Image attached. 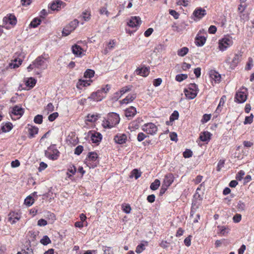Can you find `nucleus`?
<instances>
[{
	"label": "nucleus",
	"mask_w": 254,
	"mask_h": 254,
	"mask_svg": "<svg viewBox=\"0 0 254 254\" xmlns=\"http://www.w3.org/2000/svg\"><path fill=\"white\" fill-rule=\"evenodd\" d=\"M119 116L115 113H112L108 115L107 120L103 122L102 125L104 128H111L120 122Z\"/></svg>",
	"instance_id": "f257e3e1"
},
{
	"label": "nucleus",
	"mask_w": 254,
	"mask_h": 254,
	"mask_svg": "<svg viewBox=\"0 0 254 254\" xmlns=\"http://www.w3.org/2000/svg\"><path fill=\"white\" fill-rule=\"evenodd\" d=\"M48 59V55L46 57L45 56V55L38 57L34 61V65L35 67L41 69H46L47 68V64L46 63Z\"/></svg>",
	"instance_id": "f03ea898"
},
{
	"label": "nucleus",
	"mask_w": 254,
	"mask_h": 254,
	"mask_svg": "<svg viewBox=\"0 0 254 254\" xmlns=\"http://www.w3.org/2000/svg\"><path fill=\"white\" fill-rule=\"evenodd\" d=\"M197 85L194 83L190 84L188 89L184 90V93L186 97L189 99H194L197 95Z\"/></svg>",
	"instance_id": "7ed1b4c3"
},
{
	"label": "nucleus",
	"mask_w": 254,
	"mask_h": 254,
	"mask_svg": "<svg viewBox=\"0 0 254 254\" xmlns=\"http://www.w3.org/2000/svg\"><path fill=\"white\" fill-rule=\"evenodd\" d=\"M16 24V17L14 14H9L3 18V25L6 29H10Z\"/></svg>",
	"instance_id": "20e7f679"
},
{
	"label": "nucleus",
	"mask_w": 254,
	"mask_h": 254,
	"mask_svg": "<svg viewBox=\"0 0 254 254\" xmlns=\"http://www.w3.org/2000/svg\"><path fill=\"white\" fill-rule=\"evenodd\" d=\"M60 152L57 149L55 145H51L48 149L45 151V156L52 160H56L59 156Z\"/></svg>",
	"instance_id": "39448f33"
},
{
	"label": "nucleus",
	"mask_w": 254,
	"mask_h": 254,
	"mask_svg": "<svg viewBox=\"0 0 254 254\" xmlns=\"http://www.w3.org/2000/svg\"><path fill=\"white\" fill-rule=\"evenodd\" d=\"M79 21L77 19H74L67 25L63 30L62 34L64 36H68L78 26Z\"/></svg>",
	"instance_id": "423d86ee"
},
{
	"label": "nucleus",
	"mask_w": 254,
	"mask_h": 254,
	"mask_svg": "<svg viewBox=\"0 0 254 254\" xmlns=\"http://www.w3.org/2000/svg\"><path fill=\"white\" fill-rule=\"evenodd\" d=\"M142 129L147 134H153L157 132V127L155 124L149 123L144 124L142 127Z\"/></svg>",
	"instance_id": "0eeeda50"
},
{
	"label": "nucleus",
	"mask_w": 254,
	"mask_h": 254,
	"mask_svg": "<svg viewBox=\"0 0 254 254\" xmlns=\"http://www.w3.org/2000/svg\"><path fill=\"white\" fill-rule=\"evenodd\" d=\"M233 44V41L227 37H225L219 42V48L220 50L224 51L226 50L228 47H230Z\"/></svg>",
	"instance_id": "6e6552de"
},
{
	"label": "nucleus",
	"mask_w": 254,
	"mask_h": 254,
	"mask_svg": "<svg viewBox=\"0 0 254 254\" xmlns=\"http://www.w3.org/2000/svg\"><path fill=\"white\" fill-rule=\"evenodd\" d=\"M241 57L242 55L241 54H235L231 63L230 62V58H228L226 60V62L230 64V67L231 69H234L241 61Z\"/></svg>",
	"instance_id": "1a4fd4ad"
},
{
	"label": "nucleus",
	"mask_w": 254,
	"mask_h": 254,
	"mask_svg": "<svg viewBox=\"0 0 254 254\" xmlns=\"http://www.w3.org/2000/svg\"><path fill=\"white\" fill-rule=\"evenodd\" d=\"M235 100L238 103H244L247 99V94L246 92L240 91L236 93Z\"/></svg>",
	"instance_id": "9d476101"
},
{
	"label": "nucleus",
	"mask_w": 254,
	"mask_h": 254,
	"mask_svg": "<svg viewBox=\"0 0 254 254\" xmlns=\"http://www.w3.org/2000/svg\"><path fill=\"white\" fill-rule=\"evenodd\" d=\"M141 22L140 18L138 16H132L127 22V25L132 28L138 26Z\"/></svg>",
	"instance_id": "9b49d317"
},
{
	"label": "nucleus",
	"mask_w": 254,
	"mask_h": 254,
	"mask_svg": "<svg viewBox=\"0 0 254 254\" xmlns=\"http://www.w3.org/2000/svg\"><path fill=\"white\" fill-rule=\"evenodd\" d=\"M105 96L101 94V91L98 90L96 92L92 93L88 97V99L94 101H100Z\"/></svg>",
	"instance_id": "f8f14e48"
},
{
	"label": "nucleus",
	"mask_w": 254,
	"mask_h": 254,
	"mask_svg": "<svg viewBox=\"0 0 254 254\" xmlns=\"http://www.w3.org/2000/svg\"><path fill=\"white\" fill-rule=\"evenodd\" d=\"M114 140L116 143L122 144L126 142L127 136L125 134H118L115 136Z\"/></svg>",
	"instance_id": "ddd939ff"
},
{
	"label": "nucleus",
	"mask_w": 254,
	"mask_h": 254,
	"mask_svg": "<svg viewBox=\"0 0 254 254\" xmlns=\"http://www.w3.org/2000/svg\"><path fill=\"white\" fill-rule=\"evenodd\" d=\"M206 14V11L201 7L197 8L193 12V15L197 18L200 19Z\"/></svg>",
	"instance_id": "4468645a"
},
{
	"label": "nucleus",
	"mask_w": 254,
	"mask_h": 254,
	"mask_svg": "<svg viewBox=\"0 0 254 254\" xmlns=\"http://www.w3.org/2000/svg\"><path fill=\"white\" fill-rule=\"evenodd\" d=\"M65 5V3L62 1L57 0L54 1L51 4L50 7L53 10H59L62 6L63 7Z\"/></svg>",
	"instance_id": "2eb2a0df"
},
{
	"label": "nucleus",
	"mask_w": 254,
	"mask_h": 254,
	"mask_svg": "<svg viewBox=\"0 0 254 254\" xmlns=\"http://www.w3.org/2000/svg\"><path fill=\"white\" fill-rule=\"evenodd\" d=\"M27 128L28 137L30 138L34 137L35 135L38 133V128L37 127L28 125Z\"/></svg>",
	"instance_id": "dca6fc26"
},
{
	"label": "nucleus",
	"mask_w": 254,
	"mask_h": 254,
	"mask_svg": "<svg viewBox=\"0 0 254 254\" xmlns=\"http://www.w3.org/2000/svg\"><path fill=\"white\" fill-rule=\"evenodd\" d=\"M174 181V176L172 174H169L165 176L163 185L166 188L169 187Z\"/></svg>",
	"instance_id": "f3484780"
},
{
	"label": "nucleus",
	"mask_w": 254,
	"mask_h": 254,
	"mask_svg": "<svg viewBox=\"0 0 254 254\" xmlns=\"http://www.w3.org/2000/svg\"><path fill=\"white\" fill-rule=\"evenodd\" d=\"M91 139L93 143H97L101 141L102 139V135L98 132L91 133Z\"/></svg>",
	"instance_id": "a211bd4d"
},
{
	"label": "nucleus",
	"mask_w": 254,
	"mask_h": 254,
	"mask_svg": "<svg viewBox=\"0 0 254 254\" xmlns=\"http://www.w3.org/2000/svg\"><path fill=\"white\" fill-rule=\"evenodd\" d=\"M72 51L74 55L78 57H81L82 54L83 49L79 45L75 44L72 47Z\"/></svg>",
	"instance_id": "6ab92c4d"
},
{
	"label": "nucleus",
	"mask_w": 254,
	"mask_h": 254,
	"mask_svg": "<svg viewBox=\"0 0 254 254\" xmlns=\"http://www.w3.org/2000/svg\"><path fill=\"white\" fill-rule=\"evenodd\" d=\"M136 113V109L132 106H131L129 108L127 109L125 111V115L127 118H132L135 116Z\"/></svg>",
	"instance_id": "aec40b11"
},
{
	"label": "nucleus",
	"mask_w": 254,
	"mask_h": 254,
	"mask_svg": "<svg viewBox=\"0 0 254 254\" xmlns=\"http://www.w3.org/2000/svg\"><path fill=\"white\" fill-rule=\"evenodd\" d=\"M135 71L137 74L141 75L142 76H146L149 73V70L146 67H141L140 68H137Z\"/></svg>",
	"instance_id": "412c9836"
},
{
	"label": "nucleus",
	"mask_w": 254,
	"mask_h": 254,
	"mask_svg": "<svg viewBox=\"0 0 254 254\" xmlns=\"http://www.w3.org/2000/svg\"><path fill=\"white\" fill-rule=\"evenodd\" d=\"M131 86H127L121 88L119 92H116V95H117V97H120L124 93L129 91L131 89ZM118 99V98H117Z\"/></svg>",
	"instance_id": "4be33fe9"
},
{
	"label": "nucleus",
	"mask_w": 254,
	"mask_h": 254,
	"mask_svg": "<svg viewBox=\"0 0 254 254\" xmlns=\"http://www.w3.org/2000/svg\"><path fill=\"white\" fill-rule=\"evenodd\" d=\"M210 77L216 82L220 80L221 75L215 71H211L210 73Z\"/></svg>",
	"instance_id": "5701e85b"
},
{
	"label": "nucleus",
	"mask_w": 254,
	"mask_h": 254,
	"mask_svg": "<svg viewBox=\"0 0 254 254\" xmlns=\"http://www.w3.org/2000/svg\"><path fill=\"white\" fill-rule=\"evenodd\" d=\"M210 132L204 131L201 133L199 136V139L202 141H206L210 139Z\"/></svg>",
	"instance_id": "b1692460"
},
{
	"label": "nucleus",
	"mask_w": 254,
	"mask_h": 254,
	"mask_svg": "<svg viewBox=\"0 0 254 254\" xmlns=\"http://www.w3.org/2000/svg\"><path fill=\"white\" fill-rule=\"evenodd\" d=\"M136 98L135 94H129L121 101L122 104H127L132 101Z\"/></svg>",
	"instance_id": "393cba45"
},
{
	"label": "nucleus",
	"mask_w": 254,
	"mask_h": 254,
	"mask_svg": "<svg viewBox=\"0 0 254 254\" xmlns=\"http://www.w3.org/2000/svg\"><path fill=\"white\" fill-rule=\"evenodd\" d=\"M16 220V213L14 211L10 212L8 215L7 221L12 224L15 223Z\"/></svg>",
	"instance_id": "a878e982"
},
{
	"label": "nucleus",
	"mask_w": 254,
	"mask_h": 254,
	"mask_svg": "<svg viewBox=\"0 0 254 254\" xmlns=\"http://www.w3.org/2000/svg\"><path fill=\"white\" fill-rule=\"evenodd\" d=\"M12 124L10 122L6 123L1 126V129L2 132H8L12 129Z\"/></svg>",
	"instance_id": "bb28decb"
},
{
	"label": "nucleus",
	"mask_w": 254,
	"mask_h": 254,
	"mask_svg": "<svg viewBox=\"0 0 254 254\" xmlns=\"http://www.w3.org/2000/svg\"><path fill=\"white\" fill-rule=\"evenodd\" d=\"M206 41V38L203 36H197L195 38L196 45L198 46H203Z\"/></svg>",
	"instance_id": "cd10ccee"
},
{
	"label": "nucleus",
	"mask_w": 254,
	"mask_h": 254,
	"mask_svg": "<svg viewBox=\"0 0 254 254\" xmlns=\"http://www.w3.org/2000/svg\"><path fill=\"white\" fill-rule=\"evenodd\" d=\"M36 83V80L32 77L29 78L26 81L25 84L30 88H33Z\"/></svg>",
	"instance_id": "c85d7f7f"
},
{
	"label": "nucleus",
	"mask_w": 254,
	"mask_h": 254,
	"mask_svg": "<svg viewBox=\"0 0 254 254\" xmlns=\"http://www.w3.org/2000/svg\"><path fill=\"white\" fill-rule=\"evenodd\" d=\"M189 52V49L187 47H183L179 49L177 51V54L179 56L184 57Z\"/></svg>",
	"instance_id": "c756f323"
},
{
	"label": "nucleus",
	"mask_w": 254,
	"mask_h": 254,
	"mask_svg": "<svg viewBox=\"0 0 254 254\" xmlns=\"http://www.w3.org/2000/svg\"><path fill=\"white\" fill-rule=\"evenodd\" d=\"M226 99V97L225 96H224V95L222 96V97L220 99L218 106L216 110V112H217V113L221 112V107L222 106H223V105L225 103Z\"/></svg>",
	"instance_id": "7c9ffc66"
},
{
	"label": "nucleus",
	"mask_w": 254,
	"mask_h": 254,
	"mask_svg": "<svg viewBox=\"0 0 254 254\" xmlns=\"http://www.w3.org/2000/svg\"><path fill=\"white\" fill-rule=\"evenodd\" d=\"M91 14L90 12L87 10H86L82 13L81 16V18L85 21H88L90 19Z\"/></svg>",
	"instance_id": "2f4dec72"
},
{
	"label": "nucleus",
	"mask_w": 254,
	"mask_h": 254,
	"mask_svg": "<svg viewBox=\"0 0 254 254\" xmlns=\"http://www.w3.org/2000/svg\"><path fill=\"white\" fill-rule=\"evenodd\" d=\"M41 20L38 18H35L31 22L30 24L31 27L33 28L37 27L40 24Z\"/></svg>",
	"instance_id": "473e14b6"
},
{
	"label": "nucleus",
	"mask_w": 254,
	"mask_h": 254,
	"mask_svg": "<svg viewBox=\"0 0 254 254\" xmlns=\"http://www.w3.org/2000/svg\"><path fill=\"white\" fill-rule=\"evenodd\" d=\"M160 185V181L158 179H156L154 182L151 183L150 185V189L152 190H156Z\"/></svg>",
	"instance_id": "72a5a7b5"
},
{
	"label": "nucleus",
	"mask_w": 254,
	"mask_h": 254,
	"mask_svg": "<svg viewBox=\"0 0 254 254\" xmlns=\"http://www.w3.org/2000/svg\"><path fill=\"white\" fill-rule=\"evenodd\" d=\"M218 228L219 229L220 233L222 236H225L229 233V229L225 226H219Z\"/></svg>",
	"instance_id": "f704fd0d"
},
{
	"label": "nucleus",
	"mask_w": 254,
	"mask_h": 254,
	"mask_svg": "<svg viewBox=\"0 0 254 254\" xmlns=\"http://www.w3.org/2000/svg\"><path fill=\"white\" fill-rule=\"evenodd\" d=\"M95 72L93 70L88 69L84 72V76L85 78H91L94 76Z\"/></svg>",
	"instance_id": "c9c22d12"
},
{
	"label": "nucleus",
	"mask_w": 254,
	"mask_h": 254,
	"mask_svg": "<svg viewBox=\"0 0 254 254\" xmlns=\"http://www.w3.org/2000/svg\"><path fill=\"white\" fill-rule=\"evenodd\" d=\"M18 57L17 58V62H18V64H17V67L21 64L23 59L25 58V54L24 53H21L18 55Z\"/></svg>",
	"instance_id": "e433bc0d"
},
{
	"label": "nucleus",
	"mask_w": 254,
	"mask_h": 254,
	"mask_svg": "<svg viewBox=\"0 0 254 254\" xmlns=\"http://www.w3.org/2000/svg\"><path fill=\"white\" fill-rule=\"evenodd\" d=\"M40 242L43 245H47L51 243V241L47 236H44L43 238L41 240Z\"/></svg>",
	"instance_id": "4c0bfd02"
},
{
	"label": "nucleus",
	"mask_w": 254,
	"mask_h": 254,
	"mask_svg": "<svg viewBox=\"0 0 254 254\" xmlns=\"http://www.w3.org/2000/svg\"><path fill=\"white\" fill-rule=\"evenodd\" d=\"M237 208L240 211H244L246 208L245 203L243 202L242 201H239L238 202Z\"/></svg>",
	"instance_id": "58836bf2"
},
{
	"label": "nucleus",
	"mask_w": 254,
	"mask_h": 254,
	"mask_svg": "<svg viewBox=\"0 0 254 254\" xmlns=\"http://www.w3.org/2000/svg\"><path fill=\"white\" fill-rule=\"evenodd\" d=\"M98 118V115H88L86 117V120L90 122H95Z\"/></svg>",
	"instance_id": "ea45409f"
},
{
	"label": "nucleus",
	"mask_w": 254,
	"mask_h": 254,
	"mask_svg": "<svg viewBox=\"0 0 254 254\" xmlns=\"http://www.w3.org/2000/svg\"><path fill=\"white\" fill-rule=\"evenodd\" d=\"M190 0H179L177 2L178 5H183L184 6H187L190 3Z\"/></svg>",
	"instance_id": "a19ab883"
},
{
	"label": "nucleus",
	"mask_w": 254,
	"mask_h": 254,
	"mask_svg": "<svg viewBox=\"0 0 254 254\" xmlns=\"http://www.w3.org/2000/svg\"><path fill=\"white\" fill-rule=\"evenodd\" d=\"M33 203L34 199L31 196H29L25 199L24 203L28 206H31Z\"/></svg>",
	"instance_id": "79ce46f5"
},
{
	"label": "nucleus",
	"mask_w": 254,
	"mask_h": 254,
	"mask_svg": "<svg viewBox=\"0 0 254 254\" xmlns=\"http://www.w3.org/2000/svg\"><path fill=\"white\" fill-rule=\"evenodd\" d=\"M188 78V75L185 74H178L176 76V80L179 82H181L183 80Z\"/></svg>",
	"instance_id": "37998d69"
},
{
	"label": "nucleus",
	"mask_w": 254,
	"mask_h": 254,
	"mask_svg": "<svg viewBox=\"0 0 254 254\" xmlns=\"http://www.w3.org/2000/svg\"><path fill=\"white\" fill-rule=\"evenodd\" d=\"M88 158L89 161H94L98 158L97 154L94 152H90L88 155Z\"/></svg>",
	"instance_id": "c03bdc74"
},
{
	"label": "nucleus",
	"mask_w": 254,
	"mask_h": 254,
	"mask_svg": "<svg viewBox=\"0 0 254 254\" xmlns=\"http://www.w3.org/2000/svg\"><path fill=\"white\" fill-rule=\"evenodd\" d=\"M179 113L177 111H174L172 114L171 115L170 117V122H172L174 121L175 120H177L179 117Z\"/></svg>",
	"instance_id": "a18cd8bd"
},
{
	"label": "nucleus",
	"mask_w": 254,
	"mask_h": 254,
	"mask_svg": "<svg viewBox=\"0 0 254 254\" xmlns=\"http://www.w3.org/2000/svg\"><path fill=\"white\" fill-rule=\"evenodd\" d=\"M24 109L17 106V119H19L24 114Z\"/></svg>",
	"instance_id": "49530a36"
},
{
	"label": "nucleus",
	"mask_w": 254,
	"mask_h": 254,
	"mask_svg": "<svg viewBox=\"0 0 254 254\" xmlns=\"http://www.w3.org/2000/svg\"><path fill=\"white\" fill-rule=\"evenodd\" d=\"M144 250L145 245L143 244H141L137 246L135 252L137 254H140Z\"/></svg>",
	"instance_id": "de8ad7c7"
},
{
	"label": "nucleus",
	"mask_w": 254,
	"mask_h": 254,
	"mask_svg": "<svg viewBox=\"0 0 254 254\" xmlns=\"http://www.w3.org/2000/svg\"><path fill=\"white\" fill-rule=\"evenodd\" d=\"M253 121V115L251 114L250 116L246 117L245 119L244 124L245 125L250 124Z\"/></svg>",
	"instance_id": "09e8293b"
},
{
	"label": "nucleus",
	"mask_w": 254,
	"mask_h": 254,
	"mask_svg": "<svg viewBox=\"0 0 254 254\" xmlns=\"http://www.w3.org/2000/svg\"><path fill=\"white\" fill-rule=\"evenodd\" d=\"M34 121L36 124H41L43 121V117L42 115H38L34 118Z\"/></svg>",
	"instance_id": "8fccbe9b"
},
{
	"label": "nucleus",
	"mask_w": 254,
	"mask_h": 254,
	"mask_svg": "<svg viewBox=\"0 0 254 254\" xmlns=\"http://www.w3.org/2000/svg\"><path fill=\"white\" fill-rule=\"evenodd\" d=\"M131 175L137 179L141 176V173L139 172L137 169H135L131 171Z\"/></svg>",
	"instance_id": "3c124183"
},
{
	"label": "nucleus",
	"mask_w": 254,
	"mask_h": 254,
	"mask_svg": "<svg viewBox=\"0 0 254 254\" xmlns=\"http://www.w3.org/2000/svg\"><path fill=\"white\" fill-rule=\"evenodd\" d=\"M111 87L109 85H106L105 87H103L100 90H98L99 91H101V94L103 95V93L106 94L110 89Z\"/></svg>",
	"instance_id": "603ef678"
},
{
	"label": "nucleus",
	"mask_w": 254,
	"mask_h": 254,
	"mask_svg": "<svg viewBox=\"0 0 254 254\" xmlns=\"http://www.w3.org/2000/svg\"><path fill=\"white\" fill-rule=\"evenodd\" d=\"M245 174V172L243 170H241L237 174L236 178L238 180L241 181L243 178Z\"/></svg>",
	"instance_id": "864d4df0"
},
{
	"label": "nucleus",
	"mask_w": 254,
	"mask_h": 254,
	"mask_svg": "<svg viewBox=\"0 0 254 254\" xmlns=\"http://www.w3.org/2000/svg\"><path fill=\"white\" fill-rule=\"evenodd\" d=\"M58 115L57 112H55L49 116L48 119L50 121L53 122L58 117Z\"/></svg>",
	"instance_id": "5fc2aeb1"
},
{
	"label": "nucleus",
	"mask_w": 254,
	"mask_h": 254,
	"mask_svg": "<svg viewBox=\"0 0 254 254\" xmlns=\"http://www.w3.org/2000/svg\"><path fill=\"white\" fill-rule=\"evenodd\" d=\"M83 150V147L81 145H78L76 147L74 151V153L77 155H80Z\"/></svg>",
	"instance_id": "6e6d98bb"
},
{
	"label": "nucleus",
	"mask_w": 254,
	"mask_h": 254,
	"mask_svg": "<svg viewBox=\"0 0 254 254\" xmlns=\"http://www.w3.org/2000/svg\"><path fill=\"white\" fill-rule=\"evenodd\" d=\"M192 155V151L190 149H186L183 153V156L185 158L190 157Z\"/></svg>",
	"instance_id": "4d7b16f0"
},
{
	"label": "nucleus",
	"mask_w": 254,
	"mask_h": 254,
	"mask_svg": "<svg viewBox=\"0 0 254 254\" xmlns=\"http://www.w3.org/2000/svg\"><path fill=\"white\" fill-rule=\"evenodd\" d=\"M45 110L47 111V114H49L50 112L53 111L54 110V107L52 103H49L46 106Z\"/></svg>",
	"instance_id": "13d9d810"
},
{
	"label": "nucleus",
	"mask_w": 254,
	"mask_h": 254,
	"mask_svg": "<svg viewBox=\"0 0 254 254\" xmlns=\"http://www.w3.org/2000/svg\"><path fill=\"white\" fill-rule=\"evenodd\" d=\"M99 12L100 14L102 15L105 14L107 16H108L109 15V12L105 7H102L99 10Z\"/></svg>",
	"instance_id": "bf43d9fd"
},
{
	"label": "nucleus",
	"mask_w": 254,
	"mask_h": 254,
	"mask_svg": "<svg viewBox=\"0 0 254 254\" xmlns=\"http://www.w3.org/2000/svg\"><path fill=\"white\" fill-rule=\"evenodd\" d=\"M169 13L173 16L175 19H177L179 18V14L178 12L176 11L175 10L170 9L169 10Z\"/></svg>",
	"instance_id": "052dcab7"
},
{
	"label": "nucleus",
	"mask_w": 254,
	"mask_h": 254,
	"mask_svg": "<svg viewBox=\"0 0 254 254\" xmlns=\"http://www.w3.org/2000/svg\"><path fill=\"white\" fill-rule=\"evenodd\" d=\"M211 118V115L210 114H204L203 116L202 119L201 120V122L202 123H206L209 120H210Z\"/></svg>",
	"instance_id": "680f3d73"
},
{
	"label": "nucleus",
	"mask_w": 254,
	"mask_h": 254,
	"mask_svg": "<svg viewBox=\"0 0 254 254\" xmlns=\"http://www.w3.org/2000/svg\"><path fill=\"white\" fill-rule=\"evenodd\" d=\"M241 219H242V216L241 214H236L235 215H234L233 216V218L234 222H235L236 223L239 222L241 220Z\"/></svg>",
	"instance_id": "e2e57ef3"
},
{
	"label": "nucleus",
	"mask_w": 254,
	"mask_h": 254,
	"mask_svg": "<svg viewBox=\"0 0 254 254\" xmlns=\"http://www.w3.org/2000/svg\"><path fill=\"white\" fill-rule=\"evenodd\" d=\"M191 237L190 235L189 236L187 237L184 240V243L185 245L187 247H189L191 245Z\"/></svg>",
	"instance_id": "0e129e2a"
},
{
	"label": "nucleus",
	"mask_w": 254,
	"mask_h": 254,
	"mask_svg": "<svg viewBox=\"0 0 254 254\" xmlns=\"http://www.w3.org/2000/svg\"><path fill=\"white\" fill-rule=\"evenodd\" d=\"M146 137V135L143 132H139L137 135V140L138 141H141Z\"/></svg>",
	"instance_id": "69168bd1"
},
{
	"label": "nucleus",
	"mask_w": 254,
	"mask_h": 254,
	"mask_svg": "<svg viewBox=\"0 0 254 254\" xmlns=\"http://www.w3.org/2000/svg\"><path fill=\"white\" fill-rule=\"evenodd\" d=\"M37 224L39 226H44L47 224V222L44 219H40L38 220Z\"/></svg>",
	"instance_id": "338daca9"
},
{
	"label": "nucleus",
	"mask_w": 254,
	"mask_h": 254,
	"mask_svg": "<svg viewBox=\"0 0 254 254\" xmlns=\"http://www.w3.org/2000/svg\"><path fill=\"white\" fill-rule=\"evenodd\" d=\"M47 167V165L45 163L42 162L40 163V166L38 168V170L39 172H41L44 170H45Z\"/></svg>",
	"instance_id": "774afa93"
}]
</instances>
